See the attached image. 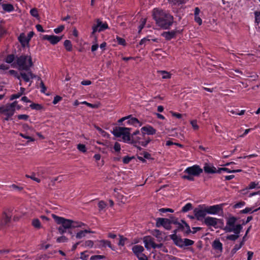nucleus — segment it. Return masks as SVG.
Segmentation results:
<instances>
[{
    "mask_svg": "<svg viewBox=\"0 0 260 260\" xmlns=\"http://www.w3.org/2000/svg\"><path fill=\"white\" fill-rule=\"evenodd\" d=\"M152 16L156 24L162 28H168L173 23V16L161 10L154 9L153 11Z\"/></svg>",
    "mask_w": 260,
    "mask_h": 260,
    "instance_id": "1",
    "label": "nucleus"
},
{
    "mask_svg": "<svg viewBox=\"0 0 260 260\" xmlns=\"http://www.w3.org/2000/svg\"><path fill=\"white\" fill-rule=\"evenodd\" d=\"M34 65L32 57L29 54L22 55L16 58L14 62L11 64L13 68H16L20 71H29Z\"/></svg>",
    "mask_w": 260,
    "mask_h": 260,
    "instance_id": "2",
    "label": "nucleus"
},
{
    "mask_svg": "<svg viewBox=\"0 0 260 260\" xmlns=\"http://www.w3.org/2000/svg\"><path fill=\"white\" fill-rule=\"evenodd\" d=\"M203 169L197 165L186 168L184 171L185 174L182 178L188 181H194V177H198L203 173Z\"/></svg>",
    "mask_w": 260,
    "mask_h": 260,
    "instance_id": "3",
    "label": "nucleus"
},
{
    "mask_svg": "<svg viewBox=\"0 0 260 260\" xmlns=\"http://www.w3.org/2000/svg\"><path fill=\"white\" fill-rule=\"evenodd\" d=\"M237 218L234 216H230L226 219V225L223 230L226 232H234L240 234L243 226L240 224H236Z\"/></svg>",
    "mask_w": 260,
    "mask_h": 260,
    "instance_id": "4",
    "label": "nucleus"
},
{
    "mask_svg": "<svg viewBox=\"0 0 260 260\" xmlns=\"http://www.w3.org/2000/svg\"><path fill=\"white\" fill-rule=\"evenodd\" d=\"M131 142L129 143L133 144L135 146L140 145L143 147L146 146L150 142L149 138H146L145 136L141 133L139 131L135 132L131 137Z\"/></svg>",
    "mask_w": 260,
    "mask_h": 260,
    "instance_id": "5",
    "label": "nucleus"
},
{
    "mask_svg": "<svg viewBox=\"0 0 260 260\" xmlns=\"http://www.w3.org/2000/svg\"><path fill=\"white\" fill-rule=\"evenodd\" d=\"M131 128L118 126L113 129L112 134L116 137H121L123 142L129 143L131 141Z\"/></svg>",
    "mask_w": 260,
    "mask_h": 260,
    "instance_id": "6",
    "label": "nucleus"
},
{
    "mask_svg": "<svg viewBox=\"0 0 260 260\" xmlns=\"http://www.w3.org/2000/svg\"><path fill=\"white\" fill-rule=\"evenodd\" d=\"M16 101L0 106V114L5 116L4 119L8 121L14 114V106H16Z\"/></svg>",
    "mask_w": 260,
    "mask_h": 260,
    "instance_id": "7",
    "label": "nucleus"
},
{
    "mask_svg": "<svg viewBox=\"0 0 260 260\" xmlns=\"http://www.w3.org/2000/svg\"><path fill=\"white\" fill-rule=\"evenodd\" d=\"M204 222L207 226H212L215 229L221 228L224 224L222 219L210 216L205 217Z\"/></svg>",
    "mask_w": 260,
    "mask_h": 260,
    "instance_id": "8",
    "label": "nucleus"
},
{
    "mask_svg": "<svg viewBox=\"0 0 260 260\" xmlns=\"http://www.w3.org/2000/svg\"><path fill=\"white\" fill-rule=\"evenodd\" d=\"M34 35V32L32 31L29 32L27 36L24 33L20 34L18 37V40L23 47L29 46V41Z\"/></svg>",
    "mask_w": 260,
    "mask_h": 260,
    "instance_id": "9",
    "label": "nucleus"
},
{
    "mask_svg": "<svg viewBox=\"0 0 260 260\" xmlns=\"http://www.w3.org/2000/svg\"><path fill=\"white\" fill-rule=\"evenodd\" d=\"M52 216L57 224H61L67 229L72 228V220L65 219L55 214H52Z\"/></svg>",
    "mask_w": 260,
    "mask_h": 260,
    "instance_id": "10",
    "label": "nucleus"
},
{
    "mask_svg": "<svg viewBox=\"0 0 260 260\" xmlns=\"http://www.w3.org/2000/svg\"><path fill=\"white\" fill-rule=\"evenodd\" d=\"M125 120H127L126 121L127 124L132 125L136 127L140 126L142 124L137 118L133 117L131 115L120 118L118 120V122L120 123Z\"/></svg>",
    "mask_w": 260,
    "mask_h": 260,
    "instance_id": "11",
    "label": "nucleus"
},
{
    "mask_svg": "<svg viewBox=\"0 0 260 260\" xmlns=\"http://www.w3.org/2000/svg\"><path fill=\"white\" fill-rule=\"evenodd\" d=\"M223 204H218L206 207L208 214L217 215L220 212H222Z\"/></svg>",
    "mask_w": 260,
    "mask_h": 260,
    "instance_id": "12",
    "label": "nucleus"
},
{
    "mask_svg": "<svg viewBox=\"0 0 260 260\" xmlns=\"http://www.w3.org/2000/svg\"><path fill=\"white\" fill-rule=\"evenodd\" d=\"M96 22V23L94 24L92 28V34L98 31L100 32L103 31L108 28V25L107 23H103L100 19H97Z\"/></svg>",
    "mask_w": 260,
    "mask_h": 260,
    "instance_id": "13",
    "label": "nucleus"
},
{
    "mask_svg": "<svg viewBox=\"0 0 260 260\" xmlns=\"http://www.w3.org/2000/svg\"><path fill=\"white\" fill-rule=\"evenodd\" d=\"M208 214L206 207H200L194 210V215L195 217L198 220H201L205 218L206 215Z\"/></svg>",
    "mask_w": 260,
    "mask_h": 260,
    "instance_id": "14",
    "label": "nucleus"
},
{
    "mask_svg": "<svg viewBox=\"0 0 260 260\" xmlns=\"http://www.w3.org/2000/svg\"><path fill=\"white\" fill-rule=\"evenodd\" d=\"M143 242L145 248L147 249H149L151 248H155L156 247H158L160 246L154 242L153 239L150 236L144 237L143 238Z\"/></svg>",
    "mask_w": 260,
    "mask_h": 260,
    "instance_id": "15",
    "label": "nucleus"
},
{
    "mask_svg": "<svg viewBox=\"0 0 260 260\" xmlns=\"http://www.w3.org/2000/svg\"><path fill=\"white\" fill-rule=\"evenodd\" d=\"M171 220L167 218H159L156 220L157 226H162L167 230L171 229Z\"/></svg>",
    "mask_w": 260,
    "mask_h": 260,
    "instance_id": "16",
    "label": "nucleus"
},
{
    "mask_svg": "<svg viewBox=\"0 0 260 260\" xmlns=\"http://www.w3.org/2000/svg\"><path fill=\"white\" fill-rule=\"evenodd\" d=\"M42 39L49 41L52 45H55L62 39V37L45 35L42 36Z\"/></svg>",
    "mask_w": 260,
    "mask_h": 260,
    "instance_id": "17",
    "label": "nucleus"
},
{
    "mask_svg": "<svg viewBox=\"0 0 260 260\" xmlns=\"http://www.w3.org/2000/svg\"><path fill=\"white\" fill-rule=\"evenodd\" d=\"M141 132L145 136L146 134L148 135H153L156 134V130L151 125H147L146 126H143L141 128Z\"/></svg>",
    "mask_w": 260,
    "mask_h": 260,
    "instance_id": "18",
    "label": "nucleus"
},
{
    "mask_svg": "<svg viewBox=\"0 0 260 260\" xmlns=\"http://www.w3.org/2000/svg\"><path fill=\"white\" fill-rule=\"evenodd\" d=\"M204 170L207 174L217 173V170L212 165L209 164H205L204 167Z\"/></svg>",
    "mask_w": 260,
    "mask_h": 260,
    "instance_id": "19",
    "label": "nucleus"
},
{
    "mask_svg": "<svg viewBox=\"0 0 260 260\" xmlns=\"http://www.w3.org/2000/svg\"><path fill=\"white\" fill-rule=\"evenodd\" d=\"M212 247L214 249L217 251L219 255L222 251V244L220 242L219 239H215L212 244Z\"/></svg>",
    "mask_w": 260,
    "mask_h": 260,
    "instance_id": "20",
    "label": "nucleus"
},
{
    "mask_svg": "<svg viewBox=\"0 0 260 260\" xmlns=\"http://www.w3.org/2000/svg\"><path fill=\"white\" fill-rule=\"evenodd\" d=\"M174 233L173 234L170 235V238L177 246L181 247L183 239L176 235V230H175Z\"/></svg>",
    "mask_w": 260,
    "mask_h": 260,
    "instance_id": "21",
    "label": "nucleus"
},
{
    "mask_svg": "<svg viewBox=\"0 0 260 260\" xmlns=\"http://www.w3.org/2000/svg\"><path fill=\"white\" fill-rule=\"evenodd\" d=\"M132 250L134 253L137 256L143 254L142 252L144 250L143 247L141 245H136L133 246Z\"/></svg>",
    "mask_w": 260,
    "mask_h": 260,
    "instance_id": "22",
    "label": "nucleus"
},
{
    "mask_svg": "<svg viewBox=\"0 0 260 260\" xmlns=\"http://www.w3.org/2000/svg\"><path fill=\"white\" fill-rule=\"evenodd\" d=\"M98 242V244L97 245V246L96 247H98L99 248H102L103 247H106V246L109 247V248H111L113 250L110 241L108 240H98L97 241Z\"/></svg>",
    "mask_w": 260,
    "mask_h": 260,
    "instance_id": "23",
    "label": "nucleus"
},
{
    "mask_svg": "<svg viewBox=\"0 0 260 260\" xmlns=\"http://www.w3.org/2000/svg\"><path fill=\"white\" fill-rule=\"evenodd\" d=\"M20 76L25 82H29L30 79H34L36 77L31 72L21 73Z\"/></svg>",
    "mask_w": 260,
    "mask_h": 260,
    "instance_id": "24",
    "label": "nucleus"
},
{
    "mask_svg": "<svg viewBox=\"0 0 260 260\" xmlns=\"http://www.w3.org/2000/svg\"><path fill=\"white\" fill-rule=\"evenodd\" d=\"M93 233L94 232L91 231L89 229H85L84 230H81L77 232L76 235V237L77 239H80L86 236V234Z\"/></svg>",
    "mask_w": 260,
    "mask_h": 260,
    "instance_id": "25",
    "label": "nucleus"
},
{
    "mask_svg": "<svg viewBox=\"0 0 260 260\" xmlns=\"http://www.w3.org/2000/svg\"><path fill=\"white\" fill-rule=\"evenodd\" d=\"M11 218V215L10 213L4 212L2 215L1 224L5 225L8 223L10 221Z\"/></svg>",
    "mask_w": 260,
    "mask_h": 260,
    "instance_id": "26",
    "label": "nucleus"
},
{
    "mask_svg": "<svg viewBox=\"0 0 260 260\" xmlns=\"http://www.w3.org/2000/svg\"><path fill=\"white\" fill-rule=\"evenodd\" d=\"M1 6L5 12L10 13L14 10V6L10 4L2 3Z\"/></svg>",
    "mask_w": 260,
    "mask_h": 260,
    "instance_id": "27",
    "label": "nucleus"
},
{
    "mask_svg": "<svg viewBox=\"0 0 260 260\" xmlns=\"http://www.w3.org/2000/svg\"><path fill=\"white\" fill-rule=\"evenodd\" d=\"M93 158L96 161L98 167H102L104 165V160L101 159V155L100 154H95L93 156Z\"/></svg>",
    "mask_w": 260,
    "mask_h": 260,
    "instance_id": "28",
    "label": "nucleus"
},
{
    "mask_svg": "<svg viewBox=\"0 0 260 260\" xmlns=\"http://www.w3.org/2000/svg\"><path fill=\"white\" fill-rule=\"evenodd\" d=\"M162 36L167 40H171L176 35V32L174 31H166L162 34Z\"/></svg>",
    "mask_w": 260,
    "mask_h": 260,
    "instance_id": "29",
    "label": "nucleus"
},
{
    "mask_svg": "<svg viewBox=\"0 0 260 260\" xmlns=\"http://www.w3.org/2000/svg\"><path fill=\"white\" fill-rule=\"evenodd\" d=\"M86 224L83 222L79 221H74L72 220V228H83Z\"/></svg>",
    "mask_w": 260,
    "mask_h": 260,
    "instance_id": "30",
    "label": "nucleus"
},
{
    "mask_svg": "<svg viewBox=\"0 0 260 260\" xmlns=\"http://www.w3.org/2000/svg\"><path fill=\"white\" fill-rule=\"evenodd\" d=\"M158 74L161 76L164 79H170L171 77V74L165 71H159L157 72Z\"/></svg>",
    "mask_w": 260,
    "mask_h": 260,
    "instance_id": "31",
    "label": "nucleus"
},
{
    "mask_svg": "<svg viewBox=\"0 0 260 260\" xmlns=\"http://www.w3.org/2000/svg\"><path fill=\"white\" fill-rule=\"evenodd\" d=\"M94 242L92 240H88L85 241L82 246L85 248H91L94 247Z\"/></svg>",
    "mask_w": 260,
    "mask_h": 260,
    "instance_id": "32",
    "label": "nucleus"
},
{
    "mask_svg": "<svg viewBox=\"0 0 260 260\" xmlns=\"http://www.w3.org/2000/svg\"><path fill=\"white\" fill-rule=\"evenodd\" d=\"M193 244V241L188 239H184L182 241V245L181 247L186 246H190L192 245Z\"/></svg>",
    "mask_w": 260,
    "mask_h": 260,
    "instance_id": "33",
    "label": "nucleus"
},
{
    "mask_svg": "<svg viewBox=\"0 0 260 260\" xmlns=\"http://www.w3.org/2000/svg\"><path fill=\"white\" fill-rule=\"evenodd\" d=\"M64 46L67 51H71L72 50V45L70 40H65L64 42Z\"/></svg>",
    "mask_w": 260,
    "mask_h": 260,
    "instance_id": "34",
    "label": "nucleus"
},
{
    "mask_svg": "<svg viewBox=\"0 0 260 260\" xmlns=\"http://www.w3.org/2000/svg\"><path fill=\"white\" fill-rule=\"evenodd\" d=\"M15 60L16 59H15V56L13 54L8 55L5 59V61L7 63H12V64L14 62Z\"/></svg>",
    "mask_w": 260,
    "mask_h": 260,
    "instance_id": "35",
    "label": "nucleus"
},
{
    "mask_svg": "<svg viewBox=\"0 0 260 260\" xmlns=\"http://www.w3.org/2000/svg\"><path fill=\"white\" fill-rule=\"evenodd\" d=\"M255 188H260L259 182H251L246 189H252Z\"/></svg>",
    "mask_w": 260,
    "mask_h": 260,
    "instance_id": "36",
    "label": "nucleus"
},
{
    "mask_svg": "<svg viewBox=\"0 0 260 260\" xmlns=\"http://www.w3.org/2000/svg\"><path fill=\"white\" fill-rule=\"evenodd\" d=\"M77 149L83 153H85L87 151V148L84 144H79L77 146Z\"/></svg>",
    "mask_w": 260,
    "mask_h": 260,
    "instance_id": "37",
    "label": "nucleus"
},
{
    "mask_svg": "<svg viewBox=\"0 0 260 260\" xmlns=\"http://www.w3.org/2000/svg\"><path fill=\"white\" fill-rule=\"evenodd\" d=\"M259 210H260V207L258 208H257L254 210H252V209L251 208L247 207V208H245L244 209L241 210L240 211V212L241 213L246 214V213H250V212L257 211Z\"/></svg>",
    "mask_w": 260,
    "mask_h": 260,
    "instance_id": "38",
    "label": "nucleus"
},
{
    "mask_svg": "<svg viewBox=\"0 0 260 260\" xmlns=\"http://www.w3.org/2000/svg\"><path fill=\"white\" fill-rule=\"evenodd\" d=\"M239 237V234L234 233L233 235H230L226 237L228 240L235 241Z\"/></svg>",
    "mask_w": 260,
    "mask_h": 260,
    "instance_id": "39",
    "label": "nucleus"
},
{
    "mask_svg": "<svg viewBox=\"0 0 260 260\" xmlns=\"http://www.w3.org/2000/svg\"><path fill=\"white\" fill-rule=\"evenodd\" d=\"M68 241V239L64 236H61L57 238L56 242L57 243H65Z\"/></svg>",
    "mask_w": 260,
    "mask_h": 260,
    "instance_id": "40",
    "label": "nucleus"
},
{
    "mask_svg": "<svg viewBox=\"0 0 260 260\" xmlns=\"http://www.w3.org/2000/svg\"><path fill=\"white\" fill-rule=\"evenodd\" d=\"M30 14L32 16L36 18H39V17L38 10L36 8L31 9L30 10Z\"/></svg>",
    "mask_w": 260,
    "mask_h": 260,
    "instance_id": "41",
    "label": "nucleus"
},
{
    "mask_svg": "<svg viewBox=\"0 0 260 260\" xmlns=\"http://www.w3.org/2000/svg\"><path fill=\"white\" fill-rule=\"evenodd\" d=\"M19 136L25 139H27L28 140V142H34L35 140V139L33 138L32 137L27 136L26 135L23 134L22 133H20Z\"/></svg>",
    "mask_w": 260,
    "mask_h": 260,
    "instance_id": "42",
    "label": "nucleus"
},
{
    "mask_svg": "<svg viewBox=\"0 0 260 260\" xmlns=\"http://www.w3.org/2000/svg\"><path fill=\"white\" fill-rule=\"evenodd\" d=\"M106 257L103 255H94L90 257V260H99L105 259Z\"/></svg>",
    "mask_w": 260,
    "mask_h": 260,
    "instance_id": "43",
    "label": "nucleus"
},
{
    "mask_svg": "<svg viewBox=\"0 0 260 260\" xmlns=\"http://www.w3.org/2000/svg\"><path fill=\"white\" fill-rule=\"evenodd\" d=\"M243 245V242H241L239 245H236L231 251L232 253L235 254L239 249H240L242 247Z\"/></svg>",
    "mask_w": 260,
    "mask_h": 260,
    "instance_id": "44",
    "label": "nucleus"
},
{
    "mask_svg": "<svg viewBox=\"0 0 260 260\" xmlns=\"http://www.w3.org/2000/svg\"><path fill=\"white\" fill-rule=\"evenodd\" d=\"M192 208V205L190 203H187L184 206H183L182 208V211L183 212H186L190 210H191Z\"/></svg>",
    "mask_w": 260,
    "mask_h": 260,
    "instance_id": "45",
    "label": "nucleus"
},
{
    "mask_svg": "<svg viewBox=\"0 0 260 260\" xmlns=\"http://www.w3.org/2000/svg\"><path fill=\"white\" fill-rule=\"evenodd\" d=\"M221 171L225 172L228 173H233V170L227 168H220L217 170V173H221Z\"/></svg>",
    "mask_w": 260,
    "mask_h": 260,
    "instance_id": "46",
    "label": "nucleus"
},
{
    "mask_svg": "<svg viewBox=\"0 0 260 260\" xmlns=\"http://www.w3.org/2000/svg\"><path fill=\"white\" fill-rule=\"evenodd\" d=\"M255 22L258 25L260 23V11L254 12Z\"/></svg>",
    "mask_w": 260,
    "mask_h": 260,
    "instance_id": "47",
    "label": "nucleus"
},
{
    "mask_svg": "<svg viewBox=\"0 0 260 260\" xmlns=\"http://www.w3.org/2000/svg\"><path fill=\"white\" fill-rule=\"evenodd\" d=\"M32 225L36 228H40L41 227V223L38 219H34L32 221Z\"/></svg>",
    "mask_w": 260,
    "mask_h": 260,
    "instance_id": "48",
    "label": "nucleus"
},
{
    "mask_svg": "<svg viewBox=\"0 0 260 260\" xmlns=\"http://www.w3.org/2000/svg\"><path fill=\"white\" fill-rule=\"evenodd\" d=\"M190 123L194 130L199 129V126L198 125L197 121L196 120H191Z\"/></svg>",
    "mask_w": 260,
    "mask_h": 260,
    "instance_id": "49",
    "label": "nucleus"
},
{
    "mask_svg": "<svg viewBox=\"0 0 260 260\" xmlns=\"http://www.w3.org/2000/svg\"><path fill=\"white\" fill-rule=\"evenodd\" d=\"M113 149H114V151L115 152H120V151L121 150V145H120V144L119 143H118V142L115 143V144L114 145Z\"/></svg>",
    "mask_w": 260,
    "mask_h": 260,
    "instance_id": "50",
    "label": "nucleus"
},
{
    "mask_svg": "<svg viewBox=\"0 0 260 260\" xmlns=\"http://www.w3.org/2000/svg\"><path fill=\"white\" fill-rule=\"evenodd\" d=\"M146 19L142 18L141 19V24L139 26V32H140L141 31V30L143 28V27H144V26L146 24Z\"/></svg>",
    "mask_w": 260,
    "mask_h": 260,
    "instance_id": "51",
    "label": "nucleus"
},
{
    "mask_svg": "<svg viewBox=\"0 0 260 260\" xmlns=\"http://www.w3.org/2000/svg\"><path fill=\"white\" fill-rule=\"evenodd\" d=\"M17 118L19 120H27L29 118V116L26 114H20L17 115Z\"/></svg>",
    "mask_w": 260,
    "mask_h": 260,
    "instance_id": "52",
    "label": "nucleus"
},
{
    "mask_svg": "<svg viewBox=\"0 0 260 260\" xmlns=\"http://www.w3.org/2000/svg\"><path fill=\"white\" fill-rule=\"evenodd\" d=\"M119 241L118 243L119 246H123L125 245V241L126 240V238H124L122 236L120 235L119 236Z\"/></svg>",
    "mask_w": 260,
    "mask_h": 260,
    "instance_id": "53",
    "label": "nucleus"
},
{
    "mask_svg": "<svg viewBox=\"0 0 260 260\" xmlns=\"http://www.w3.org/2000/svg\"><path fill=\"white\" fill-rule=\"evenodd\" d=\"M87 251H84L80 253V258L82 260H86L88 257V255L86 254Z\"/></svg>",
    "mask_w": 260,
    "mask_h": 260,
    "instance_id": "54",
    "label": "nucleus"
},
{
    "mask_svg": "<svg viewBox=\"0 0 260 260\" xmlns=\"http://www.w3.org/2000/svg\"><path fill=\"white\" fill-rule=\"evenodd\" d=\"M133 158V157H129L128 156H125L123 157L122 158V161L125 164H128L131 160Z\"/></svg>",
    "mask_w": 260,
    "mask_h": 260,
    "instance_id": "55",
    "label": "nucleus"
},
{
    "mask_svg": "<svg viewBox=\"0 0 260 260\" xmlns=\"http://www.w3.org/2000/svg\"><path fill=\"white\" fill-rule=\"evenodd\" d=\"M106 203L103 201H101L98 203V207L100 210L104 209L106 207Z\"/></svg>",
    "mask_w": 260,
    "mask_h": 260,
    "instance_id": "56",
    "label": "nucleus"
},
{
    "mask_svg": "<svg viewBox=\"0 0 260 260\" xmlns=\"http://www.w3.org/2000/svg\"><path fill=\"white\" fill-rule=\"evenodd\" d=\"M116 40H117V43L119 45H123V46H124L125 45V40L124 39L121 38L119 37H116Z\"/></svg>",
    "mask_w": 260,
    "mask_h": 260,
    "instance_id": "57",
    "label": "nucleus"
},
{
    "mask_svg": "<svg viewBox=\"0 0 260 260\" xmlns=\"http://www.w3.org/2000/svg\"><path fill=\"white\" fill-rule=\"evenodd\" d=\"M170 113L172 116L175 117L178 119H181L182 117V115L180 113H176L173 111H170Z\"/></svg>",
    "mask_w": 260,
    "mask_h": 260,
    "instance_id": "58",
    "label": "nucleus"
},
{
    "mask_svg": "<svg viewBox=\"0 0 260 260\" xmlns=\"http://www.w3.org/2000/svg\"><path fill=\"white\" fill-rule=\"evenodd\" d=\"M186 0H173L171 4L173 5H180L185 3Z\"/></svg>",
    "mask_w": 260,
    "mask_h": 260,
    "instance_id": "59",
    "label": "nucleus"
},
{
    "mask_svg": "<svg viewBox=\"0 0 260 260\" xmlns=\"http://www.w3.org/2000/svg\"><path fill=\"white\" fill-rule=\"evenodd\" d=\"M81 104L86 105L87 106H88L91 108H96L98 107V106L96 105L89 103L87 102L86 101L82 102H81Z\"/></svg>",
    "mask_w": 260,
    "mask_h": 260,
    "instance_id": "60",
    "label": "nucleus"
},
{
    "mask_svg": "<svg viewBox=\"0 0 260 260\" xmlns=\"http://www.w3.org/2000/svg\"><path fill=\"white\" fill-rule=\"evenodd\" d=\"M64 28V27L63 25H60L58 27L54 29V32L56 34H59L63 30Z\"/></svg>",
    "mask_w": 260,
    "mask_h": 260,
    "instance_id": "61",
    "label": "nucleus"
},
{
    "mask_svg": "<svg viewBox=\"0 0 260 260\" xmlns=\"http://www.w3.org/2000/svg\"><path fill=\"white\" fill-rule=\"evenodd\" d=\"M159 211L161 213H166L167 212L173 213L174 212V210L170 208H160L159 209Z\"/></svg>",
    "mask_w": 260,
    "mask_h": 260,
    "instance_id": "62",
    "label": "nucleus"
},
{
    "mask_svg": "<svg viewBox=\"0 0 260 260\" xmlns=\"http://www.w3.org/2000/svg\"><path fill=\"white\" fill-rule=\"evenodd\" d=\"M245 204L244 202H240L234 205V207L235 208H239L243 207Z\"/></svg>",
    "mask_w": 260,
    "mask_h": 260,
    "instance_id": "63",
    "label": "nucleus"
},
{
    "mask_svg": "<svg viewBox=\"0 0 260 260\" xmlns=\"http://www.w3.org/2000/svg\"><path fill=\"white\" fill-rule=\"evenodd\" d=\"M21 95H22V93H18L17 94H12L11 96L10 99L11 101H12L14 99H16L20 98L21 96Z\"/></svg>",
    "mask_w": 260,
    "mask_h": 260,
    "instance_id": "64",
    "label": "nucleus"
}]
</instances>
